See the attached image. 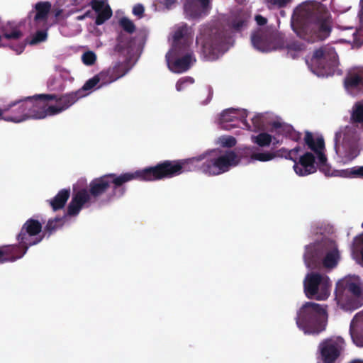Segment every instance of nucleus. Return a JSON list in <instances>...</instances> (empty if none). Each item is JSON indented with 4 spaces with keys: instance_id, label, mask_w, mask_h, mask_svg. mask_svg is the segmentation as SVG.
<instances>
[{
    "instance_id": "nucleus-1",
    "label": "nucleus",
    "mask_w": 363,
    "mask_h": 363,
    "mask_svg": "<svg viewBox=\"0 0 363 363\" xmlns=\"http://www.w3.org/2000/svg\"><path fill=\"white\" fill-rule=\"evenodd\" d=\"M138 179L145 182L159 181L157 164L148 167L134 172H125L121 174L110 173L91 180L89 189L82 188L72 195L67 206V215L77 216L84 206L88 207L95 203L113 185V196L121 197L125 194L124 184L130 181Z\"/></svg>"
},
{
    "instance_id": "nucleus-2",
    "label": "nucleus",
    "mask_w": 363,
    "mask_h": 363,
    "mask_svg": "<svg viewBox=\"0 0 363 363\" xmlns=\"http://www.w3.org/2000/svg\"><path fill=\"white\" fill-rule=\"evenodd\" d=\"M249 18L247 11L235 8L222 17V28L217 24L203 26L196 37V43L201 45L205 57L215 60L226 52L233 44V34L247 28Z\"/></svg>"
},
{
    "instance_id": "nucleus-3",
    "label": "nucleus",
    "mask_w": 363,
    "mask_h": 363,
    "mask_svg": "<svg viewBox=\"0 0 363 363\" xmlns=\"http://www.w3.org/2000/svg\"><path fill=\"white\" fill-rule=\"evenodd\" d=\"M238 163L234 151L213 153L186 160H164L157 164L160 180L179 176L184 172L200 170L209 176L223 174Z\"/></svg>"
},
{
    "instance_id": "nucleus-4",
    "label": "nucleus",
    "mask_w": 363,
    "mask_h": 363,
    "mask_svg": "<svg viewBox=\"0 0 363 363\" xmlns=\"http://www.w3.org/2000/svg\"><path fill=\"white\" fill-rule=\"evenodd\" d=\"M291 26L300 38L311 42L323 40L331 31L330 15L323 4L306 1L294 9Z\"/></svg>"
},
{
    "instance_id": "nucleus-5",
    "label": "nucleus",
    "mask_w": 363,
    "mask_h": 363,
    "mask_svg": "<svg viewBox=\"0 0 363 363\" xmlns=\"http://www.w3.org/2000/svg\"><path fill=\"white\" fill-rule=\"evenodd\" d=\"M363 130V102L356 103L352 108L351 121L335 133V159L341 164L352 161L359 154V142Z\"/></svg>"
},
{
    "instance_id": "nucleus-6",
    "label": "nucleus",
    "mask_w": 363,
    "mask_h": 363,
    "mask_svg": "<svg viewBox=\"0 0 363 363\" xmlns=\"http://www.w3.org/2000/svg\"><path fill=\"white\" fill-rule=\"evenodd\" d=\"M340 259L339 245L331 238H322L305 247L303 260L308 268H322L330 272L337 267Z\"/></svg>"
},
{
    "instance_id": "nucleus-7",
    "label": "nucleus",
    "mask_w": 363,
    "mask_h": 363,
    "mask_svg": "<svg viewBox=\"0 0 363 363\" xmlns=\"http://www.w3.org/2000/svg\"><path fill=\"white\" fill-rule=\"evenodd\" d=\"M42 229L43 225L39 220L28 219L16 236L18 243L0 247V264L22 258L30 247L40 243L44 238V235H39Z\"/></svg>"
},
{
    "instance_id": "nucleus-8",
    "label": "nucleus",
    "mask_w": 363,
    "mask_h": 363,
    "mask_svg": "<svg viewBox=\"0 0 363 363\" xmlns=\"http://www.w3.org/2000/svg\"><path fill=\"white\" fill-rule=\"evenodd\" d=\"M335 300L337 306L351 312L363 305V282L356 275H347L335 284Z\"/></svg>"
},
{
    "instance_id": "nucleus-9",
    "label": "nucleus",
    "mask_w": 363,
    "mask_h": 363,
    "mask_svg": "<svg viewBox=\"0 0 363 363\" xmlns=\"http://www.w3.org/2000/svg\"><path fill=\"white\" fill-rule=\"evenodd\" d=\"M328 318L325 307L314 302H306L297 310L295 320L298 328L305 335H316L325 330Z\"/></svg>"
},
{
    "instance_id": "nucleus-10",
    "label": "nucleus",
    "mask_w": 363,
    "mask_h": 363,
    "mask_svg": "<svg viewBox=\"0 0 363 363\" xmlns=\"http://www.w3.org/2000/svg\"><path fill=\"white\" fill-rule=\"evenodd\" d=\"M307 63L311 72L319 77L341 74L338 69V56L335 48L329 45L315 50Z\"/></svg>"
},
{
    "instance_id": "nucleus-11",
    "label": "nucleus",
    "mask_w": 363,
    "mask_h": 363,
    "mask_svg": "<svg viewBox=\"0 0 363 363\" xmlns=\"http://www.w3.org/2000/svg\"><path fill=\"white\" fill-rule=\"evenodd\" d=\"M332 282L330 277L318 272L308 273L303 280V290L307 298L325 301L330 295Z\"/></svg>"
},
{
    "instance_id": "nucleus-12",
    "label": "nucleus",
    "mask_w": 363,
    "mask_h": 363,
    "mask_svg": "<svg viewBox=\"0 0 363 363\" xmlns=\"http://www.w3.org/2000/svg\"><path fill=\"white\" fill-rule=\"evenodd\" d=\"M301 148L298 146L288 150L281 148L279 152L286 160L294 162L293 169L299 177H305L316 171V162L313 153L306 152L301 155Z\"/></svg>"
},
{
    "instance_id": "nucleus-13",
    "label": "nucleus",
    "mask_w": 363,
    "mask_h": 363,
    "mask_svg": "<svg viewBox=\"0 0 363 363\" xmlns=\"http://www.w3.org/2000/svg\"><path fill=\"white\" fill-rule=\"evenodd\" d=\"M254 131L264 130L266 128H282V130L292 140L298 138V133L294 128L285 123L281 118L273 112L255 113L251 118Z\"/></svg>"
},
{
    "instance_id": "nucleus-14",
    "label": "nucleus",
    "mask_w": 363,
    "mask_h": 363,
    "mask_svg": "<svg viewBox=\"0 0 363 363\" xmlns=\"http://www.w3.org/2000/svg\"><path fill=\"white\" fill-rule=\"evenodd\" d=\"M86 95V94L82 93V90H77L62 95L43 94L40 96L45 99H50V101H55L57 103L56 106L50 105L49 108V111L51 113L57 115L68 109L79 99L83 98Z\"/></svg>"
},
{
    "instance_id": "nucleus-15",
    "label": "nucleus",
    "mask_w": 363,
    "mask_h": 363,
    "mask_svg": "<svg viewBox=\"0 0 363 363\" xmlns=\"http://www.w3.org/2000/svg\"><path fill=\"white\" fill-rule=\"evenodd\" d=\"M345 347L342 337L337 336L326 339L318 346L321 363H334Z\"/></svg>"
},
{
    "instance_id": "nucleus-16",
    "label": "nucleus",
    "mask_w": 363,
    "mask_h": 363,
    "mask_svg": "<svg viewBox=\"0 0 363 363\" xmlns=\"http://www.w3.org/2000/svg\"><path fill=\"white\" fill-rule=\"evenodd\" d=\"M247 116L245 110H240L233 108L224 110L219 119V124L222 129L231 130L236 128H249L246 118Z\"/></svg>"
},
{
    "instance_id": "nucleus-17",
    "label": "nucleus",
    "mask_w": 363,
    "mask_h": 363,
    "mask_svg": "<svg viewBox=\"0 0 363 363\" xmlns=\"http://www.w3.org/2000/svg\"><path fill=\"white\" fill-rule=\"evenodd\" d=\"M255 21L259 28L253 34L251 39L254 48L263 52H269L275 50V45L265 29L267 23V18L261 15H257L255 17Z\"/></svg>"
},
{
    "instance_id": "nucleus-18",
    "label": "nucleus",
    "mask_w": 363,
    "mask_h": 363,
    "mask_svg": "<svg viewBox=\"0 0 363 363\" xmlns=\"http://www.w3.org/2000/svg\"><path fill=\"white\" fill-rule=\"evenodd\" d=\"M260 132L252 137L253 143L260 147H277L283 143L284 138H290L289 135L285 133L282 128L269 129L268 131L259 130Z\"/></svg>"
},
{
    "instance_id": "nucleus-19",
    "label": "nucleus",
    "mask_w": 363,
    "mask_h": 363,
    "mask_svg": "<svg viewBox=\"0 0 363 363\" xmlns=\"http://www.w3.org/2000/svg\"><path fill=\"white\" fill-rule=\"evenodd\" d=\"M40 96L41 94L25 98L26 106L24 108L28 110L29 118L43 119L48 116H55L49 111L50 100Z\"/></svg>"
},
{
    "instance_id": "nucleus-20",
    "label": "nucleus",
    "mask_w": 363,
    "mask_h": 363,
    "mask_svg": "<svg viewBox=\"0 0 363 363\" xmlns=\"http://www.w3.org/2000/svg\"><path fill=\"white\" fill-rule=\"evenodd\" d=\"M25 106H26L25 99L5 106L4 107V109H5L4 120L9 122L20 123L29 118L28 110L24 108Z\"/></svg>"
},
{
    "instance_id": "nucleus-21",
    "label": "nucleus",
    "mask_w": 363,
    "mask_h": 363,
    "mask_svg": "<svg viewBox=\"0 0 363 363\" xmlns=\"http://www.w3.org/2000/svg\"><path fill=\"white\" fill-rule=\"evenodd\" d=\"M211 9V0H185L184 11L192 19L199 18L208 14Z\"/></svg>"
},
{
    "instance_id": "nucleus-22",
    "label": "nucleus",
    "mask_w": 363,
    "mask_h": 363,
    "mask_svg": "<svg viewBox=\"0 0 363 363\" xmlns=\"http://www.w3.org/2000/svg\"><path fill=\"white\" fill-rule=\"evenodd\" d=\"M305 143L315 155L317 162L323 164L326 162L325 155V142L322 136H314L307 132L304 137Z\"/></svg>"
},
{
    "instance_id": "nucleus-23",
    "label": "nucleus",
    "mask_w": 363,
    "mask_h": 363,
    "mask_svg": "<svg viewBox=\"0 0 363 363\" xmlns=\"http://www.w3.org/2000/svg\"><path fill=\"white\" fill-rule=\"evenodd\" d=\"M165 57L168 68L175 73H182L187 71L190 68L192 62L196 61L193 52L189 50L184 56L177 59H172L169 53H167Z\"/></svg>"
},
{
    "instance_id": "nucleus-24",
    "label": "nucleus",
    "mask_w": 363,
    "mask_h": 363,
    "mask_svg": "<svg viewBox=\"0 0 363 363\" xmlns=\"http://www.w3.org/2000/svg\"><path fill=\"white\" fill-rule=\"evenodd\" d=\"M345 86L347 92L352 95L363 91V67L349 72L345 79Z\"/></svg>"
},
{
    "instance_id": "nucleus-25",
    "label": "nucleus",
    "mask_w": 363,
    "mask_h": 363,
    "mask_svg": "<svg viewBox=\"0 0 363 363\" xmlns=\"http://www.w3.org/2000/svg\"><path fill=\"white\" fill-rule=\"evenodd\" d=\"M117 43L114 48L115 51L124 55L127 58H131L138 47L135 38H131L127 35L121 33L117 38Z\"/></svg>"
},
{
    "instance_id": "nucleus-26",
    "label": "nucleus",
    "mask_w": 363,
    "mask_h": 363,
    "mask_svg": "<svg viewBox=\"0 0 363 363\" xmlns=\"http://www.w3.org/2000/svg\"><path fill=\"white\" fill-rule=\"evenodd\" d=\"M349 332L353 343L363 347V310L357 313L352 319Z\"/></svg>"
},
{
    "instance_id": "nucleus-27",
    "label": "nucleus",
    "mask_w": 363,
    "mask_h": 363,
    "mask_svg": "<svg viewBox=\"0 0 363 363\" xmlns=\"http://www.w3.org/2000/svg\"><path fill=\"white\" fill-rule=\"evenodd\" d=\"M359 25L357 28L352 26L345 27L342 29V35L344 38L341 41L352 44V46L359 47L363 43V25L359 21Z\"/></svg>"
},
{
    "instance_id": "nucleus-28",
    "label": "nucleus",
    "mask_w": 363,
    "mask_h": 363,
    "mask_svg": "<svg viewBox=\"0 0 363 363\" xmlns=\"http://www.w3.org/2000/svg\"><path fill=\"white\" fill-rule=\"evenodd\" d=\"M352 258L363 266V233L354 238L350 247Z\"/></svg>"
},
{
    "instance_id": "nucleus-29",
    "label": "nucleus",
    "mask_w": 363,
    "mask_h": 363,
    "mask_svg": "<svg viewBox=\"0 0 363 363\" xmlns=\"http://www.w3.org/2000/svg\"><path fill=\"white\" fill-rule=\"evenodd\" d=\"M1 30L3 35L1 36L0 35V48L4 46L1 43L2 37L7 40H18L21 38L23 35L19 27L11 23H8L7 25L2 26Z\"/></svg>"
},
{
    "instance_id": "nucleus-30",
    "label": "nucleus",
    "mask_w": 363,
    "mask_h": 363,
    "mask_svg": "<svg viewBox=\"0 0 363 363\" xmlns=\"http://www.w3.org/2000/svg\"><path fill=\"white\" fill-rule=\"evenodd\" d=\"M70 196L69 189H62L49 203L53 211H56L64 208Z\"/></svg>"
},
{
    "instance_id": "nucleus-31",
    "label": "nucleus",
    "mask_w": 363,
    "mask_h": 363,
    "mask_svg": "<svg viewBox=\"0 0 363 363\" xmlns=\"http://www.w3.org/2000/svg\"><path fill=\"white\" fill-rule=\"evenodd\" d=\"M51 4L49 1H40L38 2L35 9L36 10V14L34 17L35 21H46L48 18V13L51 9Z\"/></svg>"
},
{
    "instance_id": "nucleus-32",
    "label": "nucleus",
    "mask_w": 363,
    "mask_h": 363,
    "mask_svg": "<svg viewBox=\"0 0 363 363\" xmlns=\"http://www.w3.org/2000/svg\"><path fill=\"white\" fill-rule=\"evenodd\" d=\"M276 155L274 153L267 150H255L251 151V162L252 161L259 162H269L272 161L275 158Z\"/></svg>"
},
{
    "instance_id": "nucleus-33",
    "label": "nucleus",
    "mask_w": 363,
    "mask_h": 363,
    "mask_svg": "<svg viewBox=\"0 0 363 363\" xmlns=\"http://www.w3.org/2000/svg\"><path fill=\"white\" fill-rule=\"evenodd\" d=\"M62 225V219L61 218H55L50 219L44 228L43 235L50 237L53 233Z\"/></svg>"
},
{
    "instance_id": "nucleus-34",
    "label": "nucleus",
    "mask_w": 363,
    "mask_h": 363,
    "mask_svg": "<svg viewBox=\"0 0 363 363\" xmlns=\"http://www.w3.org/2000/svg\"><path fill=\"white\" fill-rule=\"evenodd\" d=\"M96 75L101 82L99 87L109 84L117 80V77H113L108 68L101 71Z\"/></svg>"
},
{
    "instance_id": "nucleus-35",
    "label": "nucleus",
    "mask_w": 363,
    "mask_h": 363,
    "mask_svg": "<svg viewBox=\"0 0 363 363\" xmlns=\"http://www.w3.org/2000/svg\"><path fill=\"white\" fill-rule=\"evenodd\" d=\"M113 77H117V79L123 77L128 72L126 65L121 62H116L112 66L108 67Z\"/></svg>"
},
{
    "instance_id": "nucleus-36",
    "label": "nucleus",
    "mask_w": 363,
    "mask_h": 363,
    "mask_svg": "<svg viewBox=\"0 0 363 363\" xmlns=\"http://www.w3.org/2000/svg\"><path fill=\"white\" fill-rule=\"evenodd\" d=\"M342 177H361L363 179V166H356L340 172Z\"/></svg>"
},
{
    "instance_id": "nucleus-37",
    "label": "nucleus",
    "mask_w": 363,
    "mask_h": 363,
    "mask_svg": "<svg viewBox=\"0 0 363 363\" xmlns=\"http://www.w3.org/2000/svg\"><path fill=\"white\" fill-rule=\"evenodd\" d=\"M112 15L113 12L111 7L108 4H106L104 9L97 14L95 23L97 26L102 25L106 21L108 20Z\"/></svg>"
},
{
    "instance_id": "nucleus-38",
    "label": "nucleus",
    "mask_w": 363,
    "mask_h": 363,
    "mask_svg": "<svg viewBox=\"0 0 363 363\" xmlns=\"http://www.w3.org/2000/svg\"><path fill=\"white\" fill-rule=\"evenodd\" d=\"M119 25L125 32L130 34L135 30V26L133 22L126 17H122L119 20Z\"/></svg>"
},
{
    "instance_id": "nucleus-39",
    "label": "nucleus",
    "mask_w": 363,
    "mask_h": 363,
    "mask_svg": "<svg viewBox=\"0 0 363 363\" xmlns=\"http://www.w3.org/2000/svg\"><path fill=\"white\" fill-rule=\"evenodd\" d=\"M48 38V33L47 30H38L36 33L33 35L31 40L30 41H28V43L33 45H36L38 43L44 42L47 40Z\"/></svg>"
},
{
    "instance_id": "nucleus-40",
    "label": "nucleus",
    "mask_w": 363,
    "mask_h": 363,
    "mask_svg": "<svg viewBox=\"0 0 363 363\" xmlns=\"http://www.w3.org/2000/svg\"><path fill=\"white\" fill-rule=\"evenodd\" d=\"M82 60L84 65L91 66L96 61V55L93 51H86L83 53Z\"/></svg>"
},
{
    "instance_id": "nucleus-41",
    "label": "nucleus",
    "mask_w": 363,
    "mask_h": 363,
    "mask_svg": "<svg viewBox=\"0 0 363 363\" xmlns=\"http://www.w3.org/2000/svg\"><path fill=\"white\" fill-rule=\"evenodd\" d=\"M100 82L97 75H95L92 78L88 79L83 86L79 90H82L83 94H85L84 91L91 90L95 86H96Z\"/></svg>"
},
{
    "instance_id": "nucleus-42",
    "label": "nucleus",
    "mask_w": 363,
    "mask_h": 363,
    "mask_svg": "<svg viewBox=\"0 0 363 363\" xmlns=\"http://www.w3.org/2000/svg\"><path fill=\"white\" fill-rule=\"evenodd\" d=\"M221 146L224 147H233L236 145V140L230 135H223L219 138Z\"/></svg>"
},
{
    "instance_id": "nucleus-43",
    "label": "nucleus",
    "mask_w": 363,
    "mask_h": 363,
    "mask_svg": "<svg viewBox=\"0 0 363 363\" xmlns=\"http://www.w3.org/2000/svg\"><path fill=\"white\" fill-rule=\"evenodd\" d=\"M292 0H265L266 4L269 8H281L286 6Z\"/></svg>"
},
{
    "instance_id": "nucleus-44",
    "label": "nucleus",
    "mask_w": 363,
    "mask_h": 363,
    "mask_svg": "<svg viewBox=\"0 0 363 363\" xmlns=\"http://www.w3.org/2000/svg\"><path fill=\"white\" fill-rule=\"evenodd\" d=\"M187 82L192 84L194 82V79L191 77L182 78L179 79L176 84L177 90L178 91H182Z\"/></svg>"
},
{
    "instance_id": "nucleus-45",
    "label": "nucleus",
    "mask_w": 363,
    "mask_h": 363,
    "mask_svg": "<svg viewBox=\"0 0 363 363\" xmlns=\"http://www.w3.org/2000/svg\"><path fill=\"white\" fill-rule=\"evenodd\" d=\"M106 5V4H105L104 1L102 0H101V1L93 0L91 2V6L92 9L97 13H99L100 11H101L104 9Z\"/></svg>"
},
{
    "instance_id": "nucleus-46",
    "label": "nucleus",
    "mask_w": 363,
    "mask_h": 363,
    "mask_svg": "<svg viewBox=\"0 0 363 363\" xmlns=\"http://www.w3.org/2000/svg\"><path fill=\"white\" fill-rule=\"evenodd\" d=\"M145 12V8L141 4H138L133 6V13L138 18L143 17Z\"/></svg>"
},
{
    "instance_id": "nucleus-47",
    "label": "nucleus",
    "mask_w": 363,
    "mask_h": 363,
    "mask_svg": "<svg viewBox=\"0 0 363 363\" xmlns=\"http://www.w3.org/2000/svg\"><path fill=\"white\" fill-rule=\"evenodd\" d=\"M26 44H28V39H26L25 42L18 43L16 45H10V48L13 50L16 54L19 55L23 52Z\"/></svg>"
},
{
    "instance_id": "nucleus-48",
    "label": "nucleus",
    "mask_w": 363,
    "mask_h": 363,
    "mask_svg": "<svg viewBox=\"0 0 363 363\" xmlns=\"http://www.w3.org/2000/svg\"><path fill=\"white\" fill-rule=\"evenodd\" d=\"M184 37V32L182 29H178L175 31L174 35H173V40L174 43H177L178 41H179L182 38Z\"/></svg>"
},
{
    "instance_id": "nucleus-49",
    "label": "nucleus",
    "mask_w": 363,
    "mask_h": 363,
    "mask_svg": "<svg viewBox=\"0 0 363 363\" xmlns=\"http://www.w3.org/2000/svg\"><path fill=\"white\" fill-rule=\"evenodd\" d=\"M178 0H163V4L167 9H171L172 6L177 2Z\"/></svg>"
},
{
    "instance_id": "nucleus-50",
    "label": "nucleus",
    "mask_w": 363,
    "mask_h": 363,
    "mask_svg": "<svg viewBox=\"0 0 363 363\" xmlns=\"http://www.w3.org/2000/svg\"><path fill=\"white\" fill-rule=\"evenodd\" d=\"M206 94H207V99L205 102H203V104H207L212 99L213 96V89L211 87H208L206 90Z\"/></svg>"
},
{
    "instance_id": "nucleus-51",
    "label": "nucleus",
    "mask_w": 363,
    "mask_h": 363,
    "mask_svg": "<svg viewBox=\"0 0 363 363\" xmlns=\"http://www.w3.org/2000/svg\"><path fill=\"white\" fill-rule=\"evenodd\" d=\"M357 18L361 24L363 25V0L360 1V10L358 13Z\"/></svg>"
},
{
    "instance_id": "nucleus-52",
    "label": "nucleus",
    "mask_w": 363,
    "mask_h": 363,
    "mask_svg": "<svg viewBox=\"0 0 363 363\" xmlns=\"http://www.w3.org/2000/svg\"><path fill=\"white\" fill-rule=\"evenodd\" d=\"M52 11L55 18H59L63 13V10L59 8H54Z\"/></svg>"
},
{
    "instance_id": "nucleus-53",
    "label": "nucleus",
    "mask_w": 363,
    "mask_h": 363,
    "mask_svg": "<svg viewBox=\"0 0 363 363\" xmlns=\"http://www.w3.org/2000/svg\"><path fill=\"white\" fill-rule=\"evenodd\" d=\"M4 113L5 109H4V108H0V120H4Z\"/></svg>"
},
{
    "instance_id": "nucleus-54",
    "label": "nucleus",
    "mask_w": 363,
    "mask_h": 363,
    "mask_svg": "<svg viewBox=\"0 0 363 363\" xmlns=\"http://www.w3.org/2000/svg\"><path fill=\"white\" fill-rule=\"evenodd\" d=\"M350 363H363V360H362V359H355V360L351 362Z\"/></svg>"
},
{
    "instance_id": "nucleus-55",
    "label": "nucleus",
    "mask_w": 363,
    "mask_h": 363,
    "mask_svg": "<svg viewBox=\"0 0 363 363\" xmlns=\"http://www.w3.org/2000/svg\"><path fill=\"white\" fill-rule=\"evenodd\" d=\"M188 48H189V46H188L187 45H184V50H188Z\"/></svg>"
},
{
    "instance_id": "nucleus-56",
    "label": "nucleus",
    "mask_w": 363,
    "mask_h": 363,
    "mask_svg": "<svg viewBox=\"0 0 363 363\" xmlns=\"http://www.w3.org/2000/svg\"><path fill=\"white\" fill-rule=\"evenodd\" d=\"M362 227L363 228V223H362Z\"/></svg>"
}]
</instances>
